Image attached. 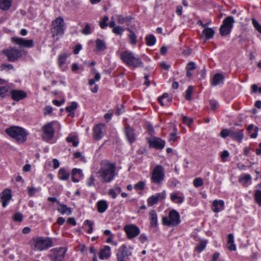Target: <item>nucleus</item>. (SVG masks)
Masks as SVG:
<instances>
[{
  "mask_svg": "<svg viewBox=\"0 0 261 261\" xmlns=\"http://www.w3.org/2000/svg\"><path fill=\"white\" fill-rule=\"evenodd\" d=\"M116 165L108 160L100 162V168L96 173V177L102 183L110 182L115 177Z\"/></svg>",
  "mask_w": 261,
  "mask_h": 261,
  "instance_id": "nucleus-1",
  "label": "nucleus"
},
{
  "mask_svg": "<svg viewBox=\"0 0 261 261\" xmlns=\"http://www.w3.org/2000/svg\"><path fill=\"white\" fill-rule=\"evenodd\" d=\"M120 59L127 66L133 68L143 67L144 64L140 58L135 56L131 51L126 50L121 53Z\"/></svg>",
  "mask_w": 261,
  "mask_h": 261,
  "instance_id": "nucleus-2",
  "label": "nucleus"
},
{
  "mask_svg": "<svg viewBox=\"0 0 261 261\" xmlns=\"http://www.w3.org/2000/svg\"><path fill=\"white\" fill-rule=\"evenodd\" d=\"M65 29L66 25L63 17L59 16L56 18L51 24L50 33L52 38L58 41L59 37L64 34Z\"/></svg>",
  "mask_w": 261,
  "mask_h": 261,
  "instance_id": "nucleus-3",
  "label": "nucleus"
},
{
  "mask_svg": "<svg viewBox=\"0 0 261 261\" xmlns=\"http://www.w3.org/2000/svg\"><path fill=\"white\" fill-rule=\"evenodd\" d=\"M31 243L34 250L42 251L53 246V240L49 237H37L32 239Z\"/></svg>",
  "mask_w": 261,
  "mask_h": 261,
  "instance_id": "nucleus-4",
  "label": "nucleus"
},
{
  "mask_svg": "<svg viewBox=\"0 0 261 261\" xmlns=\"http://www.w3.org/2000/svg\"><path fill=\"white\" fill-rule=\"evenodd\" d=\"M6 133L19 143H23L27 139L28 133L20 127L11 126L6 129Z\"/></svg>",
  "mask_w": 261,
  "mask_h": 261,
  "instance_id": "nucleus-5",
  "label": "nucleus"
},
{
  "mask_svg": "<svg viewBox=\"0 0 261 261\" xmlns=\"http://www.w3.org/2000/svg\"><path fill=\"white\" fill-rule=\"evenodd\" d=\"M162 223L164 225L174 227L178 225L180 223L179 214L175 210H171L168 217L162 218Z\"/></svg>",
  "mask_w": 261,
  "mask_h": 261,
  "instance_id": "nucleus-6",
  "label": "nucleus"
},
{
  "mask_svg": "<svg viewBox=\"0 0 261 261\" xmlns=\"http://www.w3.org/2000/svg\"><path fill=\"white\" fill-rule=\"evenodd\" d=\"M165 177L164 168L161 165H156L151 173V181L156 185H161Z\"/></svg>",
  "mask_w": 261,
  "mask_h": 261,
  "instance_id": "nucleus-7",
  "label": "nucleus"
},
{
  "mask_svg": "<svg viewBox=\"0 0 261 261\" xmlns=\"http://www.w3.org/2000/svg\"><path fill=\"white\" fill-rule=\"evenodd\" d=\"M55 124V121H51L42 127L41 137L43 140L48 142L53 139L55 134V130L54 128Z\"/></svg>",
  "mask_w": 261,
  "mask_h": 261,
  "instance_id": "nucleus-8",
  "label": "nucleus"
},
{
  "mask_svg": "<svg viewBox=\"0 0 261 261\" xmlns=\"http://www.w3.org/2000/svg\"><path fill=\"white\" fill-rule=\"evenodd\" d=\"M2 53L7 58V61L11 62H15L22 56L21 50L16 47H9L3 49Z\"/></svg>",
  "mask_w": 261,
  "mask_h": 261,
  "instance_id": "nucleus-9",
  "label": "nucleus"
},
{
  "mask_svg": "<svg viewBox=\"0 0 261 261\" xmlns=\"http://www.w3.org/2000/svg\"><path fill=\"white\" fill-rule=\"evenodd\" d=\"M133 248L126 245L121 246L116 253L117 261H126L132 255Z\"/></svg>",
  "mask_w": 261,
  "mask_h": 261,
  "instance_id": "nucleus-10",
  "label": "nucleus"
},
{
  "mask_svg": "<svg viewBox=\"0 0 261 261\" xmlns=\"http://www.w3.org/2000/svg\"><path fill=\"white\" fill-rule=\"evenodd\" d=\"M234 22V20L232 16H229L226 17L223 20L222 24L220 28V34L222 36L229 34L231 31L232 28H233Z\"/></svg>",
  "mask_w": 261,
  "mask_h": 261,
  "instance_id": "nucleus-11",
  "label": "nucleus"
},
{
  "mask_svg": "<svg viewBox=\"0 0 261 261\" xmlns=\"http://www.w3.org/2000/svg\"><path fill=\"white\" fill-rule=\"evenodd\" d=\"M66 251V250L63 247L54 248L50 250L48 256L51 261H63Z\"/></svg>",
  "mask_w": 261,
  "mask_h": 261,
  "instance_id": "nucleus-12",
  "label": "nucleus"
},
{
  "mask_svg": "<svg viewBox=\"0 0 261 261\" xmlns=\"http://www.w3.org/2000/svg\"><path fill=\"white\" fill-rule=\"evenodd\" d=\"M123 229L128 239H132L136 237L140 232L139 228L133 224L126 225Z\"/></svg>",
  "mask_w": 261,
  "mask_h": 261,
  "instance_id": "nucleus-13",
  "label": "nucleus"
},
{
  "mask_svg": "<svg viewBox=\"0 0 261 261\" xmlns=\"http://www.w3.org/2000/svg\"><path fill=\"white\" fill-rule=\"evenodd\" d=\"M11 41L13 43L18 45L20 47L30 48L34 46L33 40H25L22 38L14 37L11 38Z\"/></svg>",
  "mask_w": 261,
  "mask_h": 261,
  "instance_id": "nucleus-14",
  "label": "nucleus"
},
{
  "mask_svg": "<svg viewBox=\"0 0 261 261\" xmlns=\"http://www.w3.org/2000/svg\"><path fill=\"white\" fill-rule=\"evenodd\" d=\"M166 197V192L163 191L162 193H156L155 195H152L147 200L148 206H151L157 204L159 201L163 200Z\"/></svg>",
  "mask_w": 261,
  "mask_h": 261,
  "instance_id": "nucleus-15",
  "label": "nucleus"
},
{
  "mask_svg": "<svg viewBox=\"0 0 261 261\" xmlns=\"http://www.w3.org/2000/svg\"><path fill=\"white\" fill-rule=\"evenodd\" d=\"M148 143L150 147H152L156 149H162L165 145V142L159 138H153L149 139Z\"/></svg>",
  "mask_w": 261,
  "mask_h": 261,
  "instance_id": "nucleus-16",
  "label": "nucleus"
},
{
  "mask_svg": "<svg viewBox=\"0 0 261 261\" xmlns=\"http://www.w3.org/2000/svg\"><path fill=\"white\" fill-rule=\"evenodd\" d=\"M124 133L127 141L132 144L136 141V136L134 129L129 125L126 124L124 127Z\"/></svg>",
  "mask_w": 261,
  "mask_h": 261,
  "instance_id": "nucleus-17",
  "label": "nucleus"
},
{
  "mask_svg": "<svg viewBox=\"0 0 261 261\" xmlns=\"http://www.w3.org/2000/svg\"><path fill=\"white\" fill-rule=\"evenodd\" d=\"M105 125L101 123L98 124L93 128V138L94 140H99L103 136V130Z\"/></svg>",
  "mask_w": 261,
  "mask_h": 261,
  "instance_id": "nucleus-18",
  "label": "nucleus"
},
{
  "mask_svg": "<svg viewBox=\"0 0 261 261\" xmlns=\"http://www.w3.org/2000/svg\"><path fill=\"white\" fill-rule=\"evenodd\" d=\"M68 56L66 53L60 54L58 58V66L62 71H66L67 68V65H66V62Z\"/></svg>",
  "mask_w": 261,
  "mask_h": 261,
  "instance_id": "nucleus-19",
  "label": "nucleus"
},
{
  "mask_svg": "<svg viewBox=\"0 0 261 261\" xmlns=\"http://www.w3.org/2000/svg\"><path fill=\"white\" fill-rule=\"evenodd\" d=\"M12 98L15 101H19L27 97V93L22 90H13L10 91Z\"/></svg>",
  "mask_w": 261,
  "mask_h": 261,
  "instance_id": "nucleus-20",
  "label": "nucleus"
},
{
  "mask_svg": "<svg viewBox=\"0 0 261 261\" xmlns=\"http://www.w3.org/2000/svg\"><path fill=\"white\" fill-rule=\"evenodd\" d=\"M244 130L237 129L233 130L231 129L230 138L234 141H237L239 143H241L244 138Z\"/></svg>",
  "mask_w": 261,
  "mask_h": 261,
  "instance_id": "nucleus-21",
  "label": "nucleus"
},
{
  "mask_svg": "<svg viewBox=\"0 0 261 261\" xmlns=\"http://www.w3.org/2000/svg\"><path fill=\"white\" fill-rule=\"evenodd\" d=\"M171 200L177 204H181L185 200L183 193L179 191H175L170 194Z\"/></svg>",
  "mask_w": 261,
  "mask_h": 261,
  "instance_id": "nucleus-22",
  "label": "nucleus"
},
{
  "mask_svg": "<svg viewBox=\"0 0 261 261\" xmlns=\"http://www.w3.org/2000/svg\"><path fill=\"white\" fill-rule=\"evenodd\" d=\"M9 86L7 82L3 79H0V97H4L8 95Z\"/></svg>",
  "mask_w": 261,
  "mask_h": 261,
  "instance_id": "nucleus-23",
  "label": "nucleus"
},
{
  "mask_svg": "<svg viewBox=\"0 0 261 261\" xmlns=\"http://www.w3.org/2000/svg\"><path fill=\"white\" fill-rule=\"evenodd\" d=\"M212 210L215 213H218L224 209V202L222 200H215L212 203Z\"/></svg>",
  "mask_w": 261,
  "mask_h": 261,
  "instance_id": "nucleus-24",
  "label": "nucleus"
},
{
  "mask_svg": "<svg viewBox=\"0 0 261 261\" xmlns=\"http://www.w3.org/2000/svg\"><path fill=\"white\" fill-rule=\"evenodd\" d=\"M11 198V191L9 190H4L3 192V195L1 197V201L3 207H6L7 206Z\"/></svg>",
  "mask_w": 261,
  "mask_h": 261,
  "instance_id": "nucleus-25",
  "label": "nucleus"
},
{
  "mask_svg": "<svg viewBox=\"0 0 261 261\" xmlns=\"http://www.w3.org/2000/svg\"><path fill=\"white\" fill-rule=\"evenodd\" d=\"M111 256V247L109 246H106L100 251L99 257L100 259H105L109 258Z\"/></svg>",
  "mask_w": 261,
  "mask_h": 261,
  "instance_id": "nucleus-26",
  "label": "nucleus"
},
{
  "mask_svg": "<svg viewBox=\"0 0 261 261\" xmlns=\"http://www.w3.org/2000/svg\"><path fill=\"white\" fill-rule=\"evenodd\" d=\"M97 210L99 213H104L108 207V204L107 201L101 200L96 203Z\"/></svg>",
  "mask_w": 261,
  "mask_h": 261,
  "instance_id": "nucleus-27",
  "label": "nucleus"
},
{
  "mask_svg": "<svg viewBox=\"0 0 261 261\" xmlns=\"http://www.w3.org/2000/svg\"><path fill=\"white\" fill-rule=\"evenodd\" d=\"M72 180L74 182H77L80 180V178L83 176L82 171L81 169L74 168L72 170Z\"/></svg>",
  "mask_w": 261,
  "mask_h": 261,
  "instance_id": "nucleus-28",
  "label": "nucleus"
},
{
  "mask_svg": "<svg viewBox=\"0 0 261 261\" xmlns=\"http://www.w3.org/2000/svg\"><path fill=\"white\" fill-rule=\"evenodd\" d=\"M70 173L65 168H61L59 170L58 177L61 180H66L69 179Z\"/></svg>",
  "mask_w": 261,
  "mask_h": 261,
  "instance_id": "nucleus-29",
  "label": "nucleus"
},
{
  "mask_svg": "<svg viewBox=\"0 0 261 261\" xmlns=\"http://www.w3.org/2000/svg\"><path fill=\"white\" fill-rule=\"evenodd\" d=\"M224 77L221 73H216L214 75L211 81V84L213 86H217L223 82Z\"/></svg>",
  "mask_w": 261,
  "mask_h": 261,
  "instance_id": "nucleus-30",
  "label": "nucleus"
},
{
  "mask_svg": "<svg viewBox=\"0 0 261 261\" xmlns=\"http://www.w3.org/2000/svg\"><path fill=\"white\" fill-rule=\"evenodd\" d=\"M227 247L230 251H235L236 246L234 243V238L232 234L230 233L227 236Z\"/></svg>",
  "mask_w": 261,
  "mask_h": 261,
  "instance_id": "nucleus-31",
  "label": "nucleus"
},
{
  "mask_svg": "<svg viewBox=\"0 0 261 261\" xmlns=\"http://www.w3.org/2000/svg\"><path fill=\"white\" fill-rule=\"evenodd\" d=\"M57 210L62 214H66L68 215H70L72 213L71 209L70 208L68 207L66 205L61 204L60 203H59V206L57 208Z\"/></svg>",
  "mask_w": 261,
  "mask_h": 261,
  "instance_id": "nucleus-32",
  "label": "nucleus"
},
{
  "mask_svg": "<svg viewBox=\"0 0 261 261\" xmlns=\"http://www.w3.org/2000/svg\"><path fill=\"white\" fill-rule=\"evenodd\" d=\"M149 219L150 221V226L152 227H156L158 224L157 215L154 210H151L149 212Z\"/></svg>",
  "mask_w": 261,
  "mask_h": 261,
  "instance_id": "nucleus-33",
  "label": "nucleus"
},
{
  "mask_svg": "<svg viewBox=\"0 0 261 261\" xmlns=\"http://www.w3.org/2000/svg\"><path fill=\"white\" fill-rule=\"evenodd\" d=\"M77 105L75 102H72L71 105L69 106L66 107L65 108L66 111L69 113L68 116L72 117L74 116V111L76 109Z\"/></svg>",
  "mask_w": 261,
  "mask_h": 261,
  "instance_id": "nucleus-34",
  "label": "nucleus"
},
{
  "mask_svg": "<svg viewBox=\"0 0 261 261\" xmlns=\"http://www.w3.org/2000/svg\"><path fill=\"white\" fill-rule=\"evenodd\" d=\"M12 0H0V9L8 10L12 5Z\"/></svg>",
  "mask_w": 261,
  "mask_h": 261,
  "instance_id": "nucleus-35",
  "label": "nucleus"
},
{
  "mask_svg": "<svg viewBox=\"0 0 261 261\" xmlns=\"http://www.w3.org/2000/svg\"><path fill=\"white\" fill-rule=\"evenodd\" d=\"M215 32L213 29L205 28L202 31V34L204 35L206 39L212 38L214 36Z\"/></svg>",
  "mask_w": 261,
  "mask_h": 261,
  "instance_id": "nucleus-36",
  "label": "nucleus"
},
{
  "mask_svg": "<svg viewBox=\"0 0 261 261\" xmlns=\"http://www.w3.org/2000/svg\"><path fill=\"white\" fill-rule=\"evenodd\" d=\"M126 30L129 32V34L128 35L129 43L132 45H135L137 42L136 34L133 30H130L129 28H126Z\"/></svg>",
  "mask_w": 261,
  "mask_h": 261,
  "instance_id": "nucleus-37",
  "label": "nucleus"
},
{
  "mask_svg": "<svg viewBox=\"0 0 261 261\" xmlns=\"http://www.w3.org/2000/svg\"><path fill=\"white\" fill-rule=\"evenodd\" d=\"M251 179V177L250 174H242L239 179L240 182H242L244 186H247V183Z\"/></svg>",
  "mask_w": 261,
  "mask_h": 261,
  "instance_id": "nucleus-38",
  "label": "nucleus"
},
{
  "mask_svg": "<svg viewBox=\"0 0 261 261\" xmlns=\"http://www.w3.org/2000/svg\"><path fill=\"white\" fill-rule=\"evenodd\" d=\"M96 47L98 51H103L106 48V45L103 40L97 39L95 41Z\"/></svg>",
  "mask_w": 261,
  "mask_h": 261,
  "instance_id": "nucleus-39",
  "label": "nucleus"
},
{
  "mask_svg": "<svg viewBox=\"0 0 261 261\" xmlns=\"http://www.w3.org/2000/svg\"><path fill=\"white\" fill-rule=\"evenodd\" d=\"M67 142L72 143L73 146L76 147L79 144V140L75 135H69L66 139Z\"/></svg>",
  "mask_w": 261,
  "mask_h": 261,
  "instance_id": "nucleus-40",
  "label": "nucleus"
},
{
  "mask_svg": "<svg viewBox=\"0 0 261 261\" xmlns=\"http://www.w3.org/2000/svg\"><path fill=\"white\" fill-rule=\"evenodd\" d=\"M207 244V241L205 240H201L199 244H197L195 247V251L197 252H201L205 248Z\"/></svg>",
  "mask_w": 261,
  "mask_h": 261,
  "instance_id": "nucleus-41",
  "label": "nucleus"
},
{
  "mask_svg": "<svg viewBox=\"0 0 261 261\" xmlns=\"http://www.w3.org/2000/svg\"><path fill=\"white\" fill-rule=\"evenodd\" d=\"M94 30V26L92 24L88 23H86L84 29L81 30V32L86 35L90 34L92 33Z\"/></svg>",
  "mask_w": 261,
  "mask_h": 261,
  "instance_id": "nucleus-42",
  "label": "nucleus"
},
{
  "mask_svg": "<svg viewBox=\"0 0 261 261\" xmlns=\"http://www.w3.org/2000/svg\"><path fill=\"white\" fill-rule=\"evenodd\" d=\"M146 44L148 46H152L156 42V38L153 35L146 36L145 37Z\"/></svg>",
  "mask_w": 261,
  "mask_h": 261,
  "instance_id": "nucleus-43",
  "label": "nucleus"
},
{
  "mask_svg": "<svg viewBox=\"0 0 261 261\" xmlns=\"http://www.w3.org/2000/svg\"><path fill=\"white\" fill-rule=\"evenodd\" d=\"M254 198L256 203L259 206H261V190L256 189L254 194Z\"/></svg>",
  "mask_w": 261,
  "mask_h": 261,
  "instance_id": "nucleus-44",
  "label": "nucleus"
},
{
  "mask_svg": "<svg viewBox=\"0 0 261 261\" xmlns=\"http://www.w3.org/2000/svg\"><path fill=\"white\" fill-rule=\"evenodd\" d=\"M131 17L129 16L123 17L122 15H118L117 17V22L119 24H123L131 21Z\"/></svg>",
  "mask_w": 261,
  "mask_h": 261,
  "instance_id": "nucleus-45",
  "label": "nucleus"
},
{
  "mask_svg": "<svg viewBox=\"0 0 261 261\" xmlns=\"http://www.w3.org/2000/svg\"><path fill=\"white\" fill-rule=\"evenodd\" d=\"M28 189V193L30 197H33L35 195V194L36 192H39L40 190V188H36L35 187H28L27 188Z\"/></svg>",
  "mask_w": 261,
  "mask_h": 261,
  "instance_id": "nucleus-46",
  "label": "nucleus"
},
{
  "mask_svg": "<svg viewBox=\"0 0 261 261\" xmlns=\"http://www.w3.org/2000/svg\"><path fill=\"white\" fill-rule=\"evenodd\" d=\"M231 131V129H230V128H229V129H227V128L223 129L220 132V136L222 138H224V139L226 138L227 137H230Z\"/></svg>",
  "mask_w": 261,
  "mask_h": 261,
  "instance_id": "nucleus-47",
  "label": "nucleus"
},
{
  "mask_svg": "<svg viewBox=\"0 0 261 261\" xmlns=\"http://www.w3.org/2000/svg\"><path fill=\"white\" fill-rule=\"evenodd\" d=\"M168 93H164L161 97L158 98V101L161 106H165V103H164V102L165 99H167L168 102H170L171 100V99L168 97Z\"/></svg>",
  "mask_w": 261,
  "mask_h": 261,
  "instance_id": "nucleus-48",
  "label": "nucleus"
},
{
  "mask_svg": "<svg viewBox=\"0 0 261 261\" xmlns=\"http://www.w3.org/2000/svg\"><path fill=\"white\" fill-rule=\"evenodd\" d=\"M193 93V87L191 86H190L188 87V89L186 91V95H185V98L188 100H190L191 99V95Z\"/></svg>",
  "mask_w": 261,
  "mask_h": 261,
  "instance_id": "nucleus-49",
  "label": "nucleus"
},
{
  "mask_svg": "<svg viewBox=\"0 0 261 261\" xmlns=\"http://www.w3.org/2000/svg\"><path fill=\"white\" fill-rule=\"evenodd\" d=\"M193 185L196 188L200 187L203 185V181L200 177L196 178L193 181Z\"/></svg>",
  "mask_w": 261,
  "mask_h": 261,
  "instance_id": "nucleus-50",
  "label": "nucleus"
},
{
  "mask_svg": "<svg viewBox=\"0 0 261 261\" xmlns=\"http://www.w3.org/2000/svg\"><path fill=\"white\" fill-rule=\"evenodd\" d=\"M95 178L94 175H91L87 180V185L89 187L95 186Z\"/></svg>",
  "mask_w": 261,
  "mask_h": 261,
  "instance_id": "nucleus-51",
  "label": "nucleus"
},
{
  "mask_svg": "<svg viewBox=\"0 0 261 261\" xmlns=\"http://www.w3.org/2000/svg\"><path fill=\"white\" fill-rule=\"evenodd\" d=\"M108 20V17L105 16L102 18V20L99 22V25L101 29H103L108 25V24L107 23V21Z\"/></svg>",
  "mask_w": 261,
  "mask_h": 261,
  "instance_id": "nucleus-52",
  "label": "nucleus"
},
{
  "mask_svg": "<svg viewBox=\"0 0 261 261\" xmlns=\"http://www.w3.org/2000/svg\"><path fill=\"white\" fill-rule=\"evenodd\" d=\"M252 23L255 30L261 34V25L254 18L252 19Z\"/></svg>",
  "mask_w": 261,
  "mask_h": 261,
  "instance_id": "nucleus-53",
  "label": "nucleus"
},
{
  "mask_svg": "<svg viewBox=\"0 0 261 261\" xmlns=\"http://www.w3.org/2000/svg\"><path fill=\"white\" fill-rule=\"evenodd\" d=\"M112 31L115 34L121 35L124 31V29L121 27L116 26L113 29Z\"/></svg>",
  "mask_w": 261,
  "mask_h": 261,
  "instance_id": "nucleus-54",
  "label": "nucleus"
},
{
  "mask_svg": "<svg viewBox=\"0 0 261 261\" xmlns=\"http://www.w3.org/2000/svg\"><path fill=\"white\" fill-rule=\"evenodd\" d=\"M174 129L175 130V132L174 133H171L169 135V141L170 142H175L177 139V137L176 136V128L175 127H174Z\"/></svg>",
  "mask_w": 261,
  "mask_h": 261,
  "instance_id": "nucleus-55",
  "label": "nucleus"
},
{
  "mask_svg": "<svg viewBox=\"0 0 261 261\" xmlns=\"http://www.w3.org/2000/svg\"><path fill=\"white\" fill-rule=\"evenodd\" d=\"M145 185V182L140 181L135 185L134 188L136 190H143L144 189Z\"/></svg>",
  "mask_w": 261,
  "mask_h": 261,
  "instance_id": "nucleus-56",
  "label": "nucleus"
},
{
  "mask_svg": "<svg viewBox=\"0 0 261 261\" xmlns=\"http://www.w3.org/2000/svg\"><path fill=\"white\" fill-rule=\"evenodd\" d=\"M14 67L12 64L3 63L1 66V69L2 70H9L11 69H13Z\"/></svg>",
  "mask_w": 261,
  "mask_h": 261,
  "instance_id": "nucleus-57",
  "label": "nucleus"
},
{
  "mask_svg": "<svg viewBox=\"0 0 261 261\" xmlns=\"http://www.w3.org/2000/svg\"><path fill=\"white\" fill-rule=\"evenodd\" d=\"M182 122L184 124L187 125L188 126H190L191 125L193 122V120L192 118H189L186 116H184L182 117Z\"/></svg>",
  "mask_w": 261,
  "mask_h": 261,
  "instance_id": "nucleus-58",
  "label": "nucleus"
},
{
  "mask_svg": "<svg viewBox=\"0 0 261 261\" xmlns=\"http://www.w3.org/2000/svg\"><path fill=\"white\" fill-rule=\"evenodd\" d=\"M209 103H210V105L211 107V109L212 110H215L219 107L218 103L215 100H213V99L210 100L209 101Z\"/></svg>",
  "mask_w": 261,
  "mask_h": 261,
  "instance_id": "nucleus-59",
  "label": "nucleus"
},
{
  "mask_svg": "<svg viewBox=\"0 0 261 261\" xmlns=\"http://www.w3.org/2000/svg\"><path fill=\"white\" fill-rule=\"evenodd\" d=\"M178 182L175 179H170L168 182V186L171 188H174L177 185Z\"/></svg>",
  "mask_w": 261,
  "mask_h": 261,
  "instance_id": "nucleus-60",
  "label": "nucleus"
},
{
  "mask_svg": "<svg viewBox=\"0 0 261 261\" xmlns=\"http://www.w3.org/2000/svg\"><path fill=\"white\" fill-rule=\"evenodd\" d=\"M13 219L15 221L21 222L22 220V215L20 213H15L13 216Z\"/></svg>",
  "mask_w": 261,
  "mask_h": 261,
  "instance_id": "nucleus-61",
  "label": "nucleus"
},
{
  "mask_svg": "<svg viewBox=\"0 0 261 261\" xmlns=\"http://www.w3.org/2000/svg\"><path fill=\"white\" fill-rule=\"evenodd\" d=\"M229 153L227 150H224L221 154V158L223 162L227 161V158L229 156Z\"/></svg>",
  "mask_w": 261,
  "mask_h": 261,
  "instance_id": "nucleus-62",
  "label": "nucleus"
},
{
  "mask_svg": "<svg viewBox=\"0 0 261 261\" xmlns=\"http://www.w3.org/2000/svg\"><path fill=\"white\" fill-rule=\"evenodd\" d=\"M196 68L195 64L193 62H189L186 67L187 70H193Z\"/></svg>",
  "mask_w": 261,
  "mask_h": 261,
  "instance_id": "nucleus-63",
  "label": "nucleus"
},
{
  "mask_svg": "<svg viewBox=\"0 0 261 261\" xmlns=\"http://www.w3.org/2000/svg\"><path fill=\"white\" fill-rule=\"evenodd\" d=\"M53 108L51 106H46L44 109V114L45 115H48L52 113L53 112Z\"/></svg>",
  "mask_w": 261,
  "mask_h": 261,
  "instance_id": "nucleus-64",
  "label": "nucleus"
}]
</instances>
